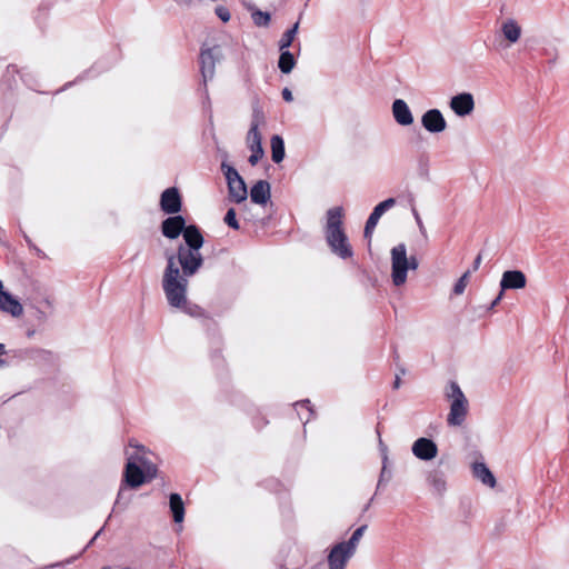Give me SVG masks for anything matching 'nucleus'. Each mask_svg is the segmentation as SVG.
I'll return each instance as SVG.
<instances>
[{"label":"nucleus","instance_id":"nucleus-36","mask_svg":"<svg viewBox=\"0 0 569 569\" xmlns=\"http://www.w3.org/2000/svg\"><path fill=\"white\" fill-rule=\"evenodd\" d=\"M429 480L438 490L442 489L445 486V482L438 478L437 473L430 475Z\"/></svg>","mask_w":569,"mask_h":569},{"label":"nucleus","instance_id":"nucleus-44","mask_svg":"<svg viewBox=\"0 0 569 569\" xmlns=\"http://www.w3.org/2000/svg\"><path fill=\"white\" fill-rule=\"evenodd\" d=\"M399 385H400V378H399V377H397V378H396V381H395V388H398V387H399Z\"/></svg>","mask_w":569,"mask_h":569},{"label":"nucleus","instance_id":"nucleus-7","mask_svg":"<svg viewBox=\"0 0 569 569\" xmlns=\"http://www.w3.org/2000/svg\"><path fill=\"white\" fill-rule=\"evenodd\" d=\"M258 128L259 122L253 120L247 134V144L251 150V156L249 157V162L251 166H256L264 154L261 144V133Z\"/></svg>","mask_w":569,"mask_h":569},{"label":"nucleus","instance_id":"nucleus-8","mask_svg":"<svg viewBox=\"0 0 569 569\" xmlns=\"http://www.w3.org/2000/svg\"><path fill=\"white\" fill-rule=\"evenodd\" d=\"M411 451L419 460L429 461L438 456V446L429 438H418L411 447Z\"/></svg>","mask_w":569,"mask_h":569},{"label":"nucleus","instance_id":"nucleus-23","mask_svg":"<svg viewBox=\"0 0 569 569\" xmlns=\"http://www.w3.org/2000/svg\"><path fill=\"white\" fill-rule=\"evenodd\" d=\"M472 475L480 480L483 485L493 488L496 486V478L493 473L483 462H475L472 465Z\"/></svg>","mask_w":569,"mask_h":569},{"label":"nucleus","instance_id":"nucleus-43","mask_svg":"<svg viewBox=\"0 0 569 569\" xmlns=\"http://www.w3.org/2000/svg\"><path fill=\"white\" fill-rule=\"evenodd\" d=\"M415 216H416V219H417V222H418V226L420 228V230H423V223L419 217V214L415 211Z\"/></svg>","mask_w":569,"mask_h":569},{"label":"nucleus","instance_id":"nucleus-29","mask_svg":"<svg viewBox=\"0 0 569 569\" xmlns=\"http://www.w3.org/2000/svg\"><path fill=\"white\" fill-rule=\"evenodd\" d=\"M367 526H361L358 529L355 530L351 538L348 541H343V545H347L349 549H351L353 552H356L358 543L363 536V532L366 531Z\"/></svg>","mask_w":569,"mask_h":569},{"label":"nucleus","instance_id":"nucleus-26","mask_svg":"<svg viewBox=\"0 0 569 569\" xmlns=\"http://www.w3.org/2000/svg\"><path fill=\"white\" fill-rule=\"evenodd\" d=\"M281 54L278 61V67L283 73H289L296 66L295 57L288 50H280Z\"/></svg>","mask_w":569,"mask_h":569},{"label":"nucleus","instance_id":"nucleus-45","mask_svg":"<svg viewBox=\"0 0 569 569\" xmlns=\"http://www.w3.org/2000/svg\"><path fill=\"white\" fill-rule=\"evenodd\" d=\"M101 569H110V568H109V567H103V568H101Z\"/></svg>","mask_w":569,"mask_h":569},{"label":"nucleus","instance_id":"nucleus-2","mask_svg":"<svg viewBox=\"0 0 569 569\" xmlns=\"http://www.w3.org/2000/svg\"><path fill=\"white\" fill-rule=\"evenodd\" d=\"M343 210L341 207H333L327 212L326 239L331 251L342 259L352 257V248L342 229Z\"/></svg>","mask_w":569,"mask_h":569},{"label":"nucleus","instance_id":"nucleus-9","mask_svg":"<svg viewBox=\"0 0 569 569\" xmlns=\"http://www.w3.org/2000/svg\"><path fill=\"white\" fill-rule=\"evenodd\" d=\"M355 555V552L343 545L342 542L337 543L332 547L328 555L329 569H345L348 560Z\"/></svg>","mask_w":569,"mask_h":569},{"label":"nucleus","instance_id":"nucleus-22","mask_svg":"<svg viewBox=\"0 0 569 569\" xmlns=\"http://www.w3.org/2000/svg\"><path fill=\"white\" fill-rule=\"evenodd\" d=\"M182 234L187 244V249L200 251L204 240L198 227L193 224L187 226Z\"/></svg>","mask_w":569,"mask_h":569},{"label":"nucleus","instance_id":"nucleus-33","mask_svg":"<svg viewBox=\"0 0 569 569\" xmlns=\"http://www.w3.org/2000/svg\"><path fill=\"white\" fill-rule=\"evenodd\" d=\"M237 213H236V210L233 208H230L226 216H224V222L232 229L234 230H238L239 229V223H238V220L236 218Z\"/></svg>","mask_w":569,"mask_h":569},{"label":"nucleus","instance_id":"nucleus-46","mask_svg":"<svg viewBox=\"0 0 569 569\" xmlns=\"http://www.w3.org/2000/svg\"><path fill=\"white\" fill-rule=\"evenodd\" d=\"M2 288V282L0 281V289Z\"/></svg>","mask_w":569,"mask_h":569},{"label":"nucleus","instance_id":"nucleus-6","mask_svg":"<svg viewBox=\"0 0 569 569\" xmlns=\"http://www.w3.org/2000/svg\"><path fill=\"white\" fill-rule=\"evenodd\" d=\"M177 259L182 268L181 274L187 277L193 276L203 263V258L200 251L187 249L186 246L179 247L176 260Z\"/></svg>","mask_w":569,"mask_h":569},{"label":"nucleus","instance_id":"nucleus-41","mask_svg":"<svg viewBox=\"0 0 569 569\" xmlns=\"http://www.w3.org/2000/svg\"><path fill=\"white\" fill-rule=\"evenodd\" d=\"M37 319H38L39 321H46L47 316H46V313H44V312H42V311L38 310V311H37Z\"/></svg>","mask_w":569,"mask_h":569},{"label":"nucleus","instance_id":"nucleus-1","mask_svg":"<svg viewBox=\"0 0 569 569\" xmlns=\"http://www.w3.org/2000/svg\"><path fill=\"white\" fill-rule=\"evenodd\" d=\"M188 284V277L181 274L176 262V256H168L162 278V289L171 307L180 309L186 306Z\"/></svg>","mask_w":569,"mask_h":569},{"label":"nucleus","instance_id":"nucleus-35","mask_svg":"<svg viewBox=\"0 0 569 569\" xmlns=\"http://www.w3.org/2000/svg\"><path fill=\"white\" fill-rule=\"evenodd\" d=\"M217 16L223 21L227 22L230 20V13L229 11L223 7H218L216 9Z\"/></svg>","mask_w":569,"mask_h":569},{"label":"nucleus","instance_id":"nucleus-38","mask_svg":"<svg viewBox=\"0 0 569 569\" xmlns=\"http://www.w3.org/2000/svg\"><path fill=\"white\" fill-rule=\"evenodd\" d=\"M282 98L287 101V102H291L293 100V96H292V92L288 89V88H284L282 90Z\"/></svg>","mask_w":569,"mask_h":569},{"label":"nucleus","instance_id":"nucleus-3","mask_svg":"<svg viewBox=\"0 0 569 569\" xmlns=\"http://www.w3.org/2000/svg\"><path fill=\"white\" fill-rule=\"evenodd\" d=\"M391 254V279L392 283L400 287L407 281L409 270H417L418 260L416 257L407 256L406 244L399 243L390 251Z\"/></svg>","mask_w":569,"mask_h":569},{"label":"nucleus","instance_id":"nucleus-17","mask_svg":"<svg viewBox=\"0 0 569 569\" xmlns=\"http://www.w3.org/2000/svg\"><path fill=\"white\" fill-rule=\"evenodd\" d=\"M392 116L400 126L407 127L413 123L412 112L407 102L402 99H396L392 102Z\"/></svg>","mask_w":569,"mask_h":569},{"label":"nucleus","instance_id":"nucleus-5","mask_svg":"<svg viewBox=\"0 0 569 569\" xmlns=\"http://www.w3.org/2000/svg\"><path fill=\"white\" fill-rule=\"evenodd\" d=\"M221 170L228 183L230 199L237 203L244 201L248 197V190L242 177L233 167L226 162L221 164Z\"/></svg>","mask_w":569,"mask_h":569},{"label":"nucleus","instance_id":"nucleus-13","mask_svg":"<svg viewBox=\"0 0 569 569\" xmlns=\"http://www.w3.org/2000/svg\"><path fill=\"white\" fill-rule=\"evenodd\" d=\"M160 207L168 214H176L181 210V197L177 188H168L161 193Z\"/></svg>","mask_w":569,"mask_h":569},{"label":"nucleus","instance_id":"nucleus-27","mask_svg":"<svg viewBox=\"0 0 569 569\" xmlns=\"http://www.w3.org/2000/svg\"><path fill=\"white\" fill-rule=\"evenodd\" d=\"M130 447L133 449V451H128L127 457L128 461H133L134 463L139 465L144 458H147V452L144 447L138 446L133 442H130Z\"/></svg>","mask_w":569,"mask_h":569},{"label":"nucleus","instance_id":"nucleus-12","mask_svg":"<svg viewBox=\"0 0 569 569\" xmlns=\"http://www.w3.org/2000/svg\"><path fill=\"white\" fill-rule=\"evenodd\" d=\"M395 204L396 200L393 198H388L375 207L373 211L371 212L366 222L365 238H367L369 241L371 240V234L379 219L388 209L392 208Z\"/></svg>","mask_w":569,"mask_h":569},{"label":"nucleus","instance_id":"nucleus-32","mask_svg":"<svg viewBox=\"0 0 569 569\" xmlns=\"http://www.w3.org/2000/svg\"><path fill=\"white\" fill-rule=\"evenodd\" d=\"M470 271H466L460 278L459 280L456 282L455 287H453V293L459 296V295H462L467 284H468V280H469V277H470Z\"/></svg>","mask_w":569,"mask_h":569},{"label":"nucleus","instance_id":"nucleus-11","mask_svg":"<svg viewBox=\"0 0 569 569\" xmlns=\"http://www.w3.org/2000/svg\"><path fill=\"white\" fill-rule=\"evenodd\" d=\"M450 109L458 117H466L472 113L475 110V99L469 92H462L453 96L449 102Z\"/></svg>","mask_w":569,"mask_h":569},{"label":"nucleus","instance_id":"nucleus-42","mask_svg":"<svg viewBox=\"0 0 569 569\" xmlns=\"http://www.w3.org/2000/svg\"><path fill=\"white\" fill-rule=\"evenodd\" d=\"M6 352L4 345L0 343V355H3ZM4 361L0 359V368L3 366Z\"/></svg>","mask_w":569,"mask_h":569},{"label":"nucleus","instance_id":"nucleus-40","mask_svg":"<svg viewBox=\"0 0 569 569\" xmlns=\"http://www.w3.org/2000/svg\"><path fill=\"white\" fill-rule=\"evenodd\" d=\"M502 296H503V291L501 290L500 293L498 295V297L492 301L491 308L496 307L500 302V300L502 299Z\"/></svg>","mask_w":569,"mask_h":569},{"label":"nucleus","instance_id":"nucleus-28","mask_svg":"<svg viewBox=\"0 0 569 569\" xmlns=\"http://www.w3.org/2000/svg\"><path fill=\"white\" fill-rule=\"evenodd\" d=\"M298 28H299V23H295L293 27L289 30H287L282 38L280 39L279 41V49L280 50H286L287 48H289L298 32Z\"/></svg>","mask_w":569,"mask_h":569},{"label":"nucleus","instance_id":"nucleus-39","mask_svg":"<svg viewBox=\"0 0 569 569\" xmlns=\"http://www.w3.org/2000/svg\"><path fill=\"white\" fill-rule=\"evenodd\" d=\"M481 261H482V256L479 253L476 259L473 260V263H472V270L473 271H477L481 264Z\"/></svg>","mask_w":569,"mask_h":569},{"label":"nucleus","instance_id":"nucleus-4","mask_svg":"<svg viewBox=\"0 0 569 569\" xmlns=\"http://www.w3.org/2000/svg\"><path fill=\"white\" fill-rule=\"evenodd\" d=\"M446 396L450 399V411L447 417L449 426L458 427L463 423L468 413V400L456 382H450Z\"/></svg>","mask_w":569,"mask_h":569},{"label":"nucleus","instance_id":"nucleus-34","mask_svg":"<svg viewBox=\"0 0 569 569\" xmlns=\"http://www.w3.org/2000/svg\"><path fill=\"white\" fill-rule=\"evenodd\" d=\"M253 19L257 24L266 26L270 20V16L268 13L259 11L256 14H253Z\"/></svg>","mask_w":569,"mask_h":569},{"label":"nucleus","instance_id":"nucleus-24","mask_svg":"<svg viewBox=\"0 0 569 569\" xmlns=\"http://www.w3.org/2000/svg\"><path fill=\"white\" fill-rule=\"evenodd\" d=\"M271 158H272V161L276 162V163H279L283 160L284 158V142H283V139L278 136V134H274L271 137Z\"/></svg>","mask_w":569,"mask_h":569},{"label":"nucleus","instance_id":"nucleus-15","mask_svg":"<svg viewBox=\"0 0 569 569\" xmlns=\"http://www.w3.org/2000/svg\"><path fill=\"white\" fill-rule=\"evenodd\" d=\"M219 49H206L201 51L200 54V63H201V73L204 82L209 79H212L214 74L216 61L218 59Z\"/></svg>","mask_w":569,"mask_h":569},{"label":"nucleus","instance_id":"nucleus-18","mask_svg":"<svg viewBox=\"0 0 569 569\" xmlns=\"http://www.w3.org/2000/svg\"><path fill=\"white\" fill-rule=\"evenodd\" d=\"M0 310L19 318L23 313L22 305L9 292L0 289Z\"/></svg>","mask_w":569,"mask_h":569},{"label":"nucleus","instance_id":"nucleus-14","mask_svg":"<svg viewBox=\"0 0 569 569\" xmlns=\"http://www.w3.org/2000/svg\"><path fill=\"white\" fill-rule=\"evenodd\" d=\"M527 284L526 274L520 270H508L502 273L500 288L502 291L523 289Z\"/></svg>","mask_w":569,"mask_h":569},{"label":"nucleus","instance_id":"nucleus-10","mask_svg":"<svg viewBox=\"0 0 569 569\" xmlns=\"http://www.w3.org/2000/svg\"><path fill=\"white\" fill-rule=\"evenodd\" d=\"M421 124L430 133H440L447 128V121L438 109L426 111L421 117Z\"/></svg>","mask_w":569,"mask_h":569},{"label":"nucleus","instance_id":"nucleus-37","mask_svg":"<svg viewBox=\"0 0 569 569\" xmlns=\"http://www.w3.org/2000/svg\"><path fill=\"white\" fill-rule=\"evenodd\" d=\"M379 447H380V450H381V453H382L383 462H386L387 459H388V455H387L388 449H387V446L381 440V438H379Z\"/></svg>","mask_w":569,"mask_h":569},{"label":"nucleus","instance_id":"nucleus-20","mask_svg":"<svg viewBox=\"0 0 569 569\" xmlns=\"http://www.w3.org/2000/svg\"><path fill=\"white\" fill-rule=\"evenodd\" d=\"M124 480L130 487L137 488L141 486L147 479L141 467L131 461L127 462L126 465Z\"/></svg>","mask_w":569,"mask_h":569},{"label":"nucleus","instance_id":"nucleus-25","mask_svg":"<svg viewBox=\"0 0 569 569\" xmlns=\"http://www.w3.org/2000/svg\"><path fill=\"white\" fill-rule=\"evenodd\" d=\"M170 509L173 515V519L176 522H182L184 518V506L183 501L178 493L170 495Z\"/></svg>","mask_w":569,"mask_h":569},{"label":"nucleus","instance_id":"nucleus-21","mask_svg":"<svg viewBox=\"0 0 569 569\" xmlns=\"http://www.w3.org/2000/svg\"><path fill=\"white\" fill-rule=\"evenodd\" d=\"M250 198L257 204H266L270 199V184L264 180L257 181L250 190Z\"/></svg>","mask_w":569,"mask_h":569},{"label":"nucleus","instance_id":"nucleus-30","mask_svg":"<svg viewBox=\"0 0 569 569\" xmlns=\"http://www.w3.org/2000/svg\"><path fill=\"white\" fill-rule=\"evenodd\" d=\"M139 466L141 467L146 479H152L157 475V467L148 458H144Z\"/></svg>","mask_w":569,"mask_h":569},{"label":"nucleus","instance_id":"nucleus-19","mask_svg":"<svg viewBox=\"0 0 569 569\" xmlns=\"http://www.w3.org/2000/svg\"><path fill=\"white\" fill-rule=\"evenodd\" d=\"M501 33L503 39L508 41V44L511 46L519 41L522 29L515 19L509 18L501 23Z\"/></svg>","mask_w":569,"mask_h":569},{"label":"nucleus","instance_id":"nucleus-31","mask_svg":"<svg viewBox=\"0 0 569 569\" xmlns=\"http://www.w3.org/2000/svg\"><path fill=\"white\" fill-rule=\"evenodd\" d=\"M139 466L141 467L146 479H152L157 475V467L148 458H144Z\"/></svg>","mask_w":569,"mask_h":569},{"label":"nucleus","instance_id":"nucleus-16","mask_svg":"<svg viewBox=\"0 0 569 569\" xmlns=\"http://www.w3.org/2000/svg\"><path fill=\"white\" fill-rule=\"evenodd\" d=\"M187 228L186 220L182 216H173L162 221L161 230L164 237L176 239Z\"/></svg>","mask_w":569,"mask_h":569}]
</instances>
